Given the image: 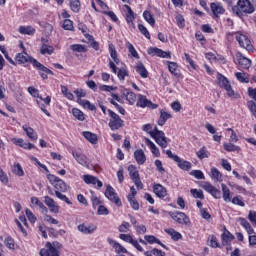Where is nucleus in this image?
Returning a JSON list of instances; mask_svg holds the SVG:
<instances>
[{"label": "nucleus", "mask_w": 256, "mask_h": 256, "mask_svg": "<svg viewBox=\"0 0 256 256\" xmlns=\"http://www.w3.org/2000/svg\"><path fill=\"white\" fill-rule=\"evenodd\" d=\"M233 13L237 17H243V15H251L255 13V6L251 3L250 0H238L237 5L232 8Z\"/></svg>", "instance_id": "1"}, {"label": "nucleus", "mask_w": 256, "mask_h": 256, "mask_svg": "<svg viewBox=\"0 0 256 256\" xmlns=\"http://www.w3.org/2000/svg\"><path fill=\"white\" fill-rule=\"evenodd\" d=\"M217 79H218L219 87H221L222 89H225L228 97H233V99H239V94L235 93L227 77L223 76L222 74H218Z\"/></svg>", "instance_id": "2"}, {"label": "nucleus", "mask_w": 256, "mask_h": 256, "mask_svg": "<svg viewBox=\"0 0 256 256\" xmlns=\"http://www.w3.org/2000/svg\"><path fill=\"white\" fill-rule=\"evenodd\" d=\"M108 115L110 116L108 125L112 131H118V129H121L125 125L123 119L117 113L113 112V110H108Z\"/></svg>", "instance_id": "3"}, {"label": "nucleus", "mask_w": 256, "mask_h": 256, "mask_svg": "<svg viewBox=\"0 0 256 256\" xmlns=\"http://www.w3.org/2000/svg\"><path fill=\"white\" fill-rule=\"evenodd\" d=\"M151 137L155 139L157 145L162 147V149L167 148V137H165V132L159 130L157 126H155L154 130L151 132Z\"/></svg>", "instance_id": "4"}, {"label": "nucleus", "mask_w": 256, "mask_h": 256, "mask_svg": "<svg viewBox=\"0 0 256 256\" xmlns=\"http://www.w3.org/2000/svg\"><path fill=\"white\" fill-rule=\"evenodd\" d=\"M47 179L50 181L51 185H53L56 191H61L62 193H65V191H67V184H65V182L59 177L53 174H49L47 176Z\"/></svg>", "instance_id": "5"}, {"label": "nucleus", "mask_w": 256, "mask_h": 256, "mask_svg": "<svg viewBox=\"0 0 256 256\" xmlns=\"http://www.w3.org/2000/svg\"><path fill=\"white\" fill-rule=\"evenodd\" d=\"M30 63H32L33 67L38 69L40 77H42V79H47V75H53V71H51L49 68L43 66V64H41L39 61H37V59L31 58Z\"/></svg>", "instance_id": "6"}, {"label": "nucleus", "mask_w": 256, "mask_h": 256, "mask_svg": "<svg viewBox=\"0 0 256 256\" xmlns=\"http://www.w3.org/2000/svg\"><path fill=\"white\" fill-rule=\"evenodd\" d=\"M170 217L180 225H191V220L186 213L183 212H170Z\"/></svg>", "instance_id": "7"}, {"label": "nucleus", "mask_w": 256, "mask_h": 256, "mask_svg": "<svg viewBox=\"0 0 256 256\" xmlns=\"http://www.w3.org/2000/svg\"><path fill=\"white\" fill-rule=\"evenodd\" d=\"M105 197H107V199H109V201L112 203H115L117 207H121L123 205V203H121V199H119V196H117L115 189L111 187V185L106 187Z\"/></svg>", "instance_id": "8"}, {"label": "nucleus", "mask_w": 256, "mask_h": 256, "mask_svg": "<svg viewBox=\"0 0 256 256\" xmlns=\"http://www.w3.org/2000/svg\"><path fill=\"white\" fill-rule=\"evenodd\" d=\"M236 41L239 43L240 47L246 49V51H253V44L251 40L246 35L236 34Z\"/></svg>", "instance_id": "9"}, {"label": "nucleus", "mask_w": 256, "mask_h": 256, "mask_svg": "<svg viewBox=\"0 0 256 256\" xmlns=\"http://www.w3.org/2000/svg\"><path fill=\"white\" fill-rule=\"evenodd\" d=\"M137 107H141L142 109H145V107H148L149 109H157L158 105L151 102V100L147 99V96L139 95L138 101H137Z\"/></svg>", "instance_id": "10"}, {"label": "nucleus", "mask_w": 256, "mask_h": 256, "mask_svg": "<svg viewBox=\"0 0 256 256\" xmlns=\"http://www.w3.org/2000/svg\"><path fill=\"white\" fill-rule=\"evenodd\" d=\"M148 55H152V57H162V59H171V52H165L157 47H150L147 51Z\"/></svg>", "instance_id": "11"}, {"label": "nucleus", "mask_w": 256, "mask_h": 256, "mask_svg": "<svg viewBox=\"0 0 256 256\" xmlns=\"http://www.w3.org/2000/svg\"><path fill=\"white\" fill-rule=\"evenodd\" d=\"M204 191H207V193H210L212 197L215 199H221V190L215 188L211 183L205 182L204 185L202 186Z\"/></svg>", "instance_id": "12"}, {"label": "nucleus", "mask_w": 256, "mask_h": 256, "mask_svg": "<svg viewBox=\"0 0 256 256\" xmlns=\"http://www.w3.org/2000/svg\"><path fill=\"white\" fill-rule=\"evenodd\" d=\"M83 180L87 185H97V189H101V187H103V182L93 175H84Z\"/></svg>", "instance_id": "13"}, {"label": "nucleus", "mask_w": 256, "mask_h": 256, "mask_svg": "<svg viewBox=\"0 0 256 256\" xmlns=\"http://www.w3.org/2000/svg\"><path fill=\"white\" fill-rule=\"evenodd\" d=\"M44 203L45 205H47V207H49L51 213H59V206L57 205L55 200H53V198L45 196Z\"/></svg>", "instance_id": "14"}, {"label": "nucleus", "mask_w": 256, "mask_h": 256, "mask_svg": "<svg viewBox=\"0 0 256 256\" xmlns=\"http://www.w3.org/2000/svg\"><path fill=\"white\" fill-rule=\"evenodd\" d=\"M78 231L84 233V235H91V233L97 231V227L95 225L80 224L78 225Z\"/></svg>", "instance_id": "15"}, {"label": "nucleus", "mask_w": 256, "mask_h": 256, "mask_svg": "<svg viewBox=\"0 0 256 256\" xmlns=\"http://www.w3.org/2000/svg\"><path fill=\"white\" fill-rule=\"evenodd\" d=\"M153 191L160 199L167 197V188L161 184H154Z\"/></svg>", "instance_id": "16"}, {"label": "nucleus", "mask_w": 256, "mask_h": 256, "mask_svg": "<svg viewBox=\"0 0 256 256\" xmlns=\"http://www.w3.org/2000/svg\"><path fill=\"white\" fill-rule=\"evenodd\" d=\"M136 73H139L140 77L142 79H147L149 77V72L147 71V68H145V65L142 64L141 61H138L135 66Z\"/></svg>", "instance_id": "17"}, {"label": "nucleus", "mask_w": 256, "mask_h": 256, "mask_svg": "<svg viewBox=\"0 0 256 256\" xmlns=\"http://www.w3.org/2000/svg\"><path fill=\"white\" fill-rule=\"evenodd\" d=\"M107 243H109V245H111V247H113V249H115L116 253H128L126 248L123 247V245H121L120 243H118L117 241L113 240L112 238H107Z\"/></svg>", "instance_id": "18"}, {"label": "nucleus", "mask_w": 256, "mask_h": 256, "mask_svg": "<svg viewBox=\"0 0 256 256\" xmlns=\"http://www.w3.org/2000/svg\"><path fill=\"white\" fill-rule=\"evenodd\" d=\"M72 155L74 159H76L77 163H79V165H83L84 167L85 165H87V156H85V154H82L81 152L74 150L72 151Z\"/></svg>", "instance_id": "19"}, {"label": "nucleus", "mask_w": 256, "mask_h": 256, "mask_svg": "<svg viewBox=\"0 0 256 256\" xmlns=\"http://www.w3.org/2000/svg\"><path fill=\"white\" fill-rule=\"evenodd\" d=\"M134 158L136 159V163H138V165H144L145 161H147V157L145 156L143 149L136 150L134 152Z\"/></svg>", "instance_id": "20"}, {"label": "nucleus", "mask_w": 256, "mask_h": 256, "mask_svg": "<svg viewBox=\"0 0 256 256\" xmlns=\"http://www.w3.org/2000/svg\"><path fill=\"white\" fill-rule=\"evenodd\" d=\"M210 7L215 17H218V15H223V13H225V8H223V5H221V3H211Z\"/></svg>", "instance_id": "21"}, {"label": "nucleus", "mask_w": 256, "mask_h": 256, "mask_svg": "<svg viewBox=\"0 0 256 256\" xmlns=\"http://www.w3.org/2000/svg\"><path fill=\"white\" fill-rule=\"evenodd\" d=\"M240 225L244 227L245 231H247L248 235H255V230L253 229V226L247 221L245 218H239L238 219Z\"/></svg>", "instance_id": "22"}, {"label": "nucleus", "mask_w": 256, "mask_h": 256, "mask_svg": "<svg viewBox=\"0 0 256 256\" xmlns=\"http://www.w3.org/2000/svg\"><path fill=\"white\" fill-rule=\"evenodd\" d=\"M172 117H173V115H171V113L162 109L160 111V117L158 119V125H160V127H163V125H165V123H167L168 119H171Z\"/></svg>", "instance_id": "23"}, {"label": "nucleus", "mask_w": 256, "mask_h": 256, "mask_svg": "<svg viewBox=\"0 0 256 256\" xmlns=\"http://www.w3.org/2000/svg\"><path fill=\"white\" fill-rule=\"evenodd\" d=\"M22 129L26 133L27 137L31 139V141H37L38 139L37 132H35L33 128H31L28 125H23Z\"/></svg>", "instance_id": "24"}, {"label": "nucleus", "mask_w": 256, "mask_h": 256, "mask_svg": "<svg viewBox=\"0 0 256 256\" xmlns=\"http://www.w3.org/2000/svg\"><path fill=\"white\" fill-rule=\"evenodd\" d=\"M175 162L177 163L179 169H182V171H191V162L187 160H182L180 157H178V160H176Z\"/></svg>", "instance_id": "25"}, {"label": "nucleus", "mask_w": 256, "mask_h": 256, "mask_svg": "<svg viewBox=\"0 0 256 256\" xmlns=\"http://www.w3.org/2000/svg\"><path fill=\"white\" fill-rule=\"evenodd\" d=\"M234 142H226L224 143L223 147L225 149V151H227L228 153H239V151H241V147L233 144Z\"/></svg>", "instance_id": "26"}, {"label": "nucleus", "mask_w": 256, "mask_h": 256, "mask_svg": "<svg viewBox=\"0 0 256 256\" xmlns=\"http://www.w3.org/2000/svg\"><path fill=\"white\" fill-rule=\"evenodd\" d=\"M31 59H35V58H33V57H31V56H29V54L28 53H18L17 55H16V61L18 62V63H31Z\"/></svg>", "instance_id": "27"}, {"label": "nucleus", "mask_w": 256, "mask_h": 256, "mask_svg": "<svg viewBox=\"0 0 256 256\" xmlns=\"http://www.w3.org/2000/svg\"><path fill=\"white\" fill-rule=\"evenodd\" d=\"M123 95L125 96L126 101H128V103L130 105H135V101H137V96L135 95L134 92H131L129 90H125L123 92Z\"/></svg>", "instance_id": "28"}, {"label": "nucleus", "mask_w": 256, "mask_h": 256, "mask_svg": "<svg viewBox=\"0 0 256 256\" xmlns=\"http://www.w3.org/2000/svg\"><path fill=\"white\" fill-rule=\"evenodd\" d=\"M77 103H79V105H81L84 109H89V111H95V109H97L95 105L91 104L89 100H83L79 98L77 100Z\"/></svg>", "instance_id": "29"}, {"label": "nucleus", "mask_w": 256, "mask_h": 256, "mask_svg": "<svg viewBox=\"0 0 256 256\" xmlns=\"http://www.w3.org/2000/svg\"><path fill=\"white\" fill-rule=\"evenodd\" d=\"M18 31L21 35H35V28L33 26H20Z\"/></svg>", "instance_id": "30"}, {"label": "nucleus", "mask_w": 256, "mask_h": 256, "mask_svg": "<svg viewBox=\"0 0 256 256\" xmlns=\"http://www.w3.org/2000/svg\"><path fill=\"white\" fill-rule=\"evenodd\" d=\"M223 199L226 203H231V190L225 184H221Z\"/></svg>", "instance_id": "31"}, {"label": "nucleus", "mask_w": 256, "mask_h": 256, "mask_svg": "<svg viewBox=\"0 0 256 256\" xmlns=\"http://www.w3.org/2000/svg\"><path fill=\"white\" fill-rule=\"evenodd\" d=\"M222 245H229V243H231V241H233L235 239V236H233V234H231V232L226 231L222 234Z\"/></svg>", "instance_id": "32"}, {"label": "nucleus", "mask_w": 256, "mask_h": 256, "mask_svg": "<svg viewBox=\"0 0 256 256\" xmlns=\"http://www.w3.org/2000/svg\"><path fill=\"white\" fill-rule=\"evenodd\" d=\"M83 137L85 138V139H87V141H89V143H92V145H96V143H97V135L96 134H93V133H91V132H89V131H85V132H83Z\"/></svg>", "instance_id": "33"}, {"label": "nucleus", "mask_w": 256, "mask_h": 256, "mask_svg": "<svg viewBox=\"0 0 256 256\" xmlns=\"http://www.w3.org/2000/svg\"><path fill=\"white\" fill-rule=\"evenodd\" d=\"M90 193H91L90 200L92 201V207L93 209H97V207L101 206L103 202L100 201L99 197L95 195V192L93 190H91Z\"/></svg>", "instance_id": "34"}, {"label": "nucleus", "mask_w": 256, "mask_h": 256, "mask_svg": "<svg viewBox=\"0 0 256 256\" xmlns=\"http://www.w3.org/2000/svg\"><path fill=\"white\" fill-rule=\"evenodd\" d=\"M143 18L146 22L149 23V25H151V27H155V18H153V15L151 14V12H149V10H145L143 12Z\"/></svg>", "instance_id": "35"}, {"label": "nucleus", "mask_w": 256, "mask_h": 256, "mask_svg": "<svg viewBox=\"0 0 256 256\" xmlns=\"http://www.w3.org/2000/svg\"><path fill=\"white\" fill-rule=\"evenodd\" d=\"M31 203H32V205H37V207H39L42 210V213H47L48 212L47 207L45 206V204H43V202H41L39 200V198L32 197L31 198Z\"/></svg>", "instance_id": "36"}, {"label": "nucleus", "mask_w": 256, "mask_h": 256, "mask_svg": "<svg viewBox=\"0 0 256 256\" xmlns=\"http://www.w3.org/2000/svg\"><path fill=\"white\" fill-rule=\"evenodd\" d=\"M146 143L147 145H149L153 155H155V157H160L161 152L159 151V148H157V146L155 145V143H153V141H151L150 139L146 138Z\"/></svg>", "instance_id": "37"}, {"label": "nucleus", "mask_w": 256, "mask_h": 256, "mask_svg": "<svg viewBox=\"0 0 256 256\" xmlns=\"http://www.w3.org/2000/svg\"><path fill=\"white\" fill-rule=\"evenodd\" d=\"M70 49L74 51V53H87V47L83 44H73L70 46Z\"/></svg>", "instance_id": "38"}, {"label": "nucleus", "mask_w": 256, "mask_h": 256, "mask_svg": "<svg viewBox=\"0 0 256 256\" xmlns=\"http://www.w3.org/2000/svg\"><path fill=\"white\" fill-rule=\"evenodd\" d=\"M53 51H55L53 46H49L47 44H42L40 48L41 55H53Z\"/></svg>", "instance_id": "39"}, {"label": "nucleus", "mask_w": 256, "mask_h": 256, "mask_svg": "<svg viewBox=\"0 0 256 256\" xmlns=\"http://www.w3.org/2000/svg\"><path fill=\"white\" fill-rule=\"evenodd\" d=\"M12 173H14V175H17L18 177H23V175H25V172L23 171V167H21V164L17 163L14 164L12 167Z\"/></svg>", "instance_id": "40"}, {"label": "nucleus", "mask_w": 256, "mask_h": 256, "mask_svg": "<svg viewBox=\"0 0 256 256\" xmlns=\"http://www.w3.org/2000/svg\"><path fill=\"white\" fill-rule=\"evenodd\" d=\"M128 173H129L130 179H132V181L134 179L139 178V171L137 170V167H135L134 165L128 166Z\"/></svg>", "instance_id": "41"}, {"label": "nucleus", "mask_w": 256, "mask_h": 256, "mask_svg": "<svg viewBox=\"0 0 256 256\" xmlns=\"http://www.w3.org/2000/svg\"><path fill=\"white\" fill-rule=\"evenodd\" d=\"M238 63L240 65V67H242V69H249V67H251V60H249L246 57L241 56L238 59Z\"/></svg>", "instance_id": "42"}, {"label": "nucleus", "mask_w": 256, "mask_h": 256, "mask_svg": "<svg viewBox=\"0 0 256 256\" xmlns=\"http://www.w3.org/2000/svg\"><path fill=\"white\" fill-rule=\"evenodd\" d=\"M109 51H110V57L113 59L114 63L116 65H119L120 61H119V58H117V50H115V45L110 44Z\"/></svg>", "instance_id": "43"}, {"label": "nucleus", "mask_w": 256, "mask_h": 256, "mask_svg": "<svg viewBox=\"0 0 256 256\" xmlns=\"http://www.w3.org/2000/svg\"><path fill=\"white\" fill-rule=\"evenodd\" d=\"M72 114H73V117H75V119H77L78 121H85V114L83 113V111L79 110L78 108H73Z\"/></svg>", "instance_id": "44"}, {"label": "nucleus", "mask_w": 256, "mask_h": 256, "mask_svg": "<svg viewBox=\"0 0 256 256\" xmlns=\"http://www.w3.org/2000/svg\"><path fill=\"white\" fill-rule=\"evenodd\" d=\"M211 177H212V179H215L216 181H219V182L223 181V175L215 167L211 168Z\"/></svg>", "instance_id": "45"}, {"label": "nucleus", "mask_w": 256, "mask_h": 256, "mask_svg": "<svg viewBox=\"0 0 256 256\" xmlns=\"http://www.w3.org/2000/svg\"><path fill=\"white\" fill-rule=\"evenodd\" d=\"M70 8L74 13L81 11V2L79 0H70Z\"/></svg>", "instance_id": "46"}, {"label": "nucleus", "mask_w": 256, "mask_h": 256, "mask_svg": "<svg viewBox=\"0 0 256 256\" xmlns=\"http://www.w3.org/2000/svg\"><path fill=\"white\" fill-rule=\"evenodd\" d=\"M190 193L194 199H205V194H203V190L191 189Z\"/></svg>", "instance_id": "47"}, {"label": "nucleus", "mask_w": 256, "mask_h": 256, "mask_svg": "<svg viewBox=\"0 0 256 256\" xmlns=\"http://www.w3.org/2000/svg\"><path fill=\"white\" fill-rule=\"evenodd\" d=\"M117 77L120 81H125V77H129V71L125 68H119L117 72Z\"/></svg>", "instance_id": "48"}, {"label": "nucleus", "mask_w": 256, "mask_h": 256, "mask_svg": "<svg viewBox=\"0 0 256 256\" xmlns=\"http://www.w3.org/2000/svg\"><path fill=\"white\" fill-rule=\"evenodd\" d=\"M235 77L238 79V81H240V83H249V77H247V74L243 72H237Z\"/></svg>", "instance_id": "49"}, {"label": "nucleus", "mask_w": 256, "mask_h": 256, "mask_svg": "<svg viewBox=\"0 0 256 256\" xmlns=\"http://www.w3.org/2000/svg\"><path fill=\"white\" fill-rule=\"evenodd\" d=\"M145 241H147V243H150L151 245H153V243H156L157 245H161V240H159L157 237L153 236V235H146L144 236Z\"/></svg>", "instance_id": "50"}, {"label": "nucleus", "mask_w": 256, "mask_h": 256, "mask_svg": "<svg viewBox=\"0 0 256 256\" xmlns=\"http://www.w3.org/2000/svg\"><path fill=\"white\" fill-rule=\"evenodd\" d=\"M127 199L132 209H134V211H139V202L135 198L131 197V195H128Z\"/></svg>", "instance_id": "51"}, {"label": "nucleus", "mask_w": 256, "mask_h": 256, "mask_svg": "<svg viewBox=\"0 0 256 256\" xmlns=\"http://www.w3.org/2000/svg\"><path fill=\"white\" fill-rule=\"evenodd\" d=\"M127 49L129 51V53L132 55V57H134L135 59H139V53H137V50L135 49L133 44L128 42L127 43Z\"/></svg>", "instance_id": "52"}, {"label": "nucleus", "mask_w": 256, "mask_h": 256, "mask_svg": "<svg viewBox=\"0 0 256 256\" xmlns=\"http://www.w3.org/2000/svg\"><path fill=\"white\" fill-rule=\"evenodd\" d=\"M208 239L210 240V247H213L214 249L221 247V245H219V240H217V237L214 235L209 236Z\"/></svg>", "instance_id": "53"}, {"label": "nucleus", "mask_w": 256, "mask_h": 256, "mask_svg": "<svg viewBox=\"0 0 256 256\" xmlns=\"http://www.w3.org/2000/svg\"><path fill=\"white\" fill-rule=\"evenodd\" d=\"M138 29L142 35L146 37V39H151V34H149V30H147V27H145L143 24L138 25Z\"/></svg>", "instance_id": "54"}, {"label": "nucleus", "mask_w": 256, "mask_h": 256, "mask_svg": "<svg viewBox=\"0 0 256 256\" xmlns=\"http://www.w3.org/2000/svg\"><path fill=\"white\" fill-rule=\"evenodd\" d=\"M25 213L30 223H35V221H37V217L33 214V212L29 208L25 210Z\"/></svg>", "instance_id": "55"}, {"label": "nucleus", "mask_w": 256, "mask_h": 256, "mask_svg": "<svg viewBox=\"0 0 256 256\" xmlns=\"http://www.w3.org/2000/svg\"><path fill=\"white\" fill-rule=\"evenodd\" d=\"M55 195L58 199L67 203V205H72V203L69 201V198H67L64 194H62L61 191H55Z\"/></svg>", "instance_id": "56"}, {"label": "nucleus", "mask_w": 256, "mask_h": 256, "mask_svg": "<svg viewBox=\"0 0 256 256\" xmlns=\"http://www.w3.org/2000/svg\"><path fill=\"white\" fill-rule=\"evenodd\" d=\"M176 22H177V25L180 29H183V27H185V18L183 17V15L181 14H178L176 17Z\"/></svg>", "instance_id": "57"}, {"label": "nucleus", "mask_w": 256, "mask_h": 256, "mask_svg": "<svg viewBox=\"0 0 256 256\" xmlns=\"http://www.w3.org/2000/svg\"><path fill=\"white\" fill-rule=\"evenodd\" d=\"M63 29H65V31H73V21L65 19L63 22Z\"/></svg>", "instance_id": "58"}, {"label": "nucleus", "mask_w": 256, "mask_h": 256, "mask_svg": "<svg viewBox=\"0 0 256 256\" xmlns=\"http://www.w3.org/2000/svg\"><path fill=\"white\" fill-rule=\"evenodd\" d=\"M190 175L195 177V179H205V174L201 170H193Z\"/></svg>", "instance_id": "59"}, {"label": "nucleus", "mask_w": 256, "mask_h": 256, "mask_svg": "<svg viewBox=\"0 0 256 256\" xmlns=\"http://www.w3.org/2000/svg\"><path fill=\"white\" fill-rule=\"evenodd\" d=\"M4 244L8 249H15V240L11 237L6 238Z\"/></svg>", "instance_id": "60"}, {"label": "nucleus", "mask_w": 256, "mask_h": 256, "mask_svg": "<svg viewBox=\"0 0 256 256\" xmlns=\"http://www.w3.org/2000/svg\"><path fill=\"white\" fill-rule=\"evenodd\" d=\"M197 157L198 159H207L209 157L207 155V149L205 147H202L198 152H197Z\"/></svg>", "instance_id": "61"}, {"label": "nucleus", "mask_w": 256, "mask_h": 256, "mask_svg": "<svg viewBox=\"0 0 256 256\" xmlns=\"http://www.w3.org/2000/svg\"><path fill=\"white\" fill-rule=\"evenodd\" d=\"M177 63L168 61V69L172 75H177Z\"/></svg>", "instance_id": "62"}, {"label": "nucleus", "mask_w": 256, "mask_h": 256, "mask_svg": "<svg viewBox=\"0 0 256 256\" xmlns=\"http://www.w3.org/2000/svg\"><path fill=\"white\" fill-rule=\"evenodd\" d=\"M109 213V210L104 205L98 206L97 214L98 215H107Z\"/></svg>", "instance_id": "63"}, {"label": "nucleus", "mask_w": 256, "mask_h": 256, "mask_svg": "<svg viewBox=\"0 0 256 256\" xmlns=\"http://www.w3.org/2000/svg\"><path fill=\"white\" fill-rule=\"evenodd\" d=\"M248 219L251 221V223H254L256 225V212L251 210L248 214Z\"/></svg>", "instance_id": "64"}]
</instances>
